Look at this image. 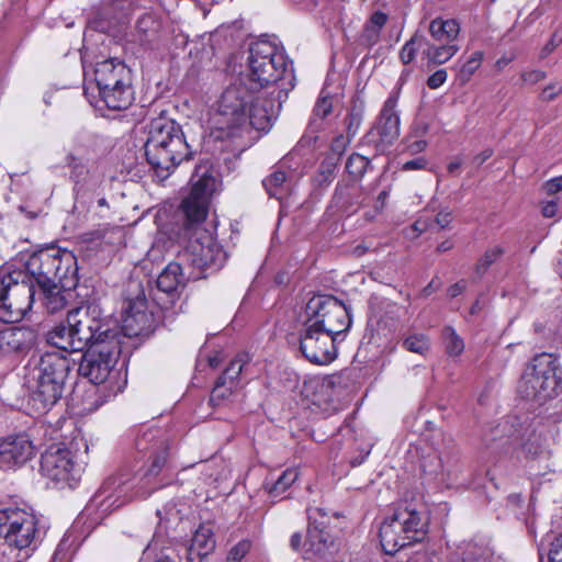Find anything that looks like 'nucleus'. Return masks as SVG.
Here are the masks:
<instances>
[{"instance_id":"nucleus-1","label":"nucleus","mask_w":562,"mask_h":562,"mask_svg":"<svg viewBox=\"0 0 562 562\" xmlns=\"http://www.w3.org/2000/svg\"><path fill=\"white\" fill-rule=\"evenodd\" d=\"M280 103L263 94H256L246 83L227 87L216 102L210 117V136L215 140L233 138L248 126L267 131L277 116Z\"/></svg>"},{"instance_id":"nucleus-2","label":"nucleus","mask_w":562,"mask_h":562,"mask_svg":"<svg viewBox=\"0 0 562 562\" xmlns=\"http://www.w3.org/2000/svg\"><path fill=\"white\" fill-rule=\"evenodd\" d=\"M75 366L67 355L56 351L43 353L29 369L25 383L30 402L38 412L50 409L63 396L66 380Z\"/></svg>"},{"instance_id":"nucleus-3","label":"nucleus","mask_w":562,"mask_h":562,"mask_svg":"<svg viewBox=\"0 0 562 562\" xmlns=\"http://www.w3.org/2000/svg\"><path fill=\"white\" fill-rule=\"evenodd\" d=\"M145 155L157 177L166 179L184 159L191 156L181 126L173 120L159 116L150 122Z\"/></svg>"},{"instance_id":"nucleus-4","label":"nucleus","mask_w":562,"mask_h":562,"mask_svg":"<svg viewBox=\"0 0 562 562\" xmlns=\"http://www.w3.org/2000/svg\"><path fill=\"white\" fill-rule=\"evenodd\" d=\"M25 273L36 281L40 288L61 284L65 289L75 288L78 282L77 260L69 250L46 249L30 256Z\"/></svg>"},{"instance_id":"nucleus-5","label":"nucleus","mask_w":562,"mask_h":562,"mask_svg":"<svg viewBox=\"0 0 562 562\" xmlns=\"http://www.w3.org/2000/svg\"><path fill=\"white\" fill-rule=\"evenodd\" d=\"M247 61L248 71L243 83H246V87L256 94L268 95L261 90L281 79L286 69L283 52L276 44L266 40L250 45Z\"/></svg>"},{"instance_id":"nucleus-6","label":"nucleus","mask_w":562,"mask_h":562,"mask_svg":"<svg viewBox=\"0 0 562 562\" xmlns=\"http://www.w3.org/2000/svg\"><path fill=\"white\" fill-rule=\"evenodd\" d=\"M34 286L24 270L0 269V318L4 323H15L31 310Z\"/></svg>"},{"instance_id":"nucleus-7","label":"nucleus","mask_w":562,"mask_h":562,"mask_svg":"<svg viewBox=\"0 0 562 562\" xmlns=\"http://www.w3.org/2000/svg\"><path fill=\"white\" fill-rule=\"evenodd\" d=\"M560 375L558 359L550 353H541L535 357L526 369L519 384V393L527 400L542 404L557 395Z\"/></svg>"},{"instance_id":"nucleus-8","label":"nucleus","mask_w":562,"mask_h":562,"mask_svg":"<svg viewBox=\"0 0 562 562\" xmlns=\"http://www.w3.org/2000/svg\"><path fill=\"white\" fill-rule=\"evenodd\" d=\"M305 322L331 336L346 331L351 319L347 306L331 295H315L305 306Z\"/></svg>"},{"instance_id":"nucleus-9","label":"nucleus","mask_w":562,"mask_h":562,"mask_svg":"<svg viewBox=\"0 0 562 562\" xmlns=\"http://www.w3.org/2000/svg\"><path fill=\"white\" fill-rule=\"evenodd\" d=\"M181 257L199 270L198 273H190L188 280H198L204 278L207 270L213 272L221 269L225 263L226 252L210 232L196 229Z\"/></svg>"},{"instance_id":"nucleus-10","label":"nucleus","mask_w":562,"mask_h":562,"mask_svg":"<svg viewBox=\"0 0 562 562\" xmlns=\"http://www.w3.org/2000/svg\"><path fill=\"white\" fill-rule=\"evenodd\" d=\"M307 537L304 542V558L334 560L339 552L340 543L328 529L329 516L319 507L307 508Z\"/></svg>"},{"instance_id":"nucleus-11","label":"nucleus","mask_w":562,"mask_h":562,"mask_svg":"<svg viewBox=\"0 0 562 562\" xmlns=\"http://www.w3.org/2000/svg\"><path fill=\"white\" fill-rule=\"evenodd\" d=\"M102 312L99 305L94 303H85L76 306L67 312L66 322L75 331L78 338V345H82V349L94 346L102 340H109L115 331L108 328L102 330Z\"/></svg>"},{"instance_id":"nucleus-12","label":"nucleus","mask_w":562,"mask_h":562,"mask_svg":"<svg viewBox=\"0 0 562 562\" xmlns=\"http://www.w3.org/2000/svg\"><path fill=\"white\" fill-rule=\"evenodd\" d=\"M0 535L21 553H29L27 550L40 535L37 518L33 513L18 507L2 508Z\"/></svg>"},{"instance_id":"nucleus-13","label":"nucleus","mask_w":562,"mask_h":562,"mask_svg":"<svg viewBox=\"0 0 562 562\" xmlns=\"http://www.w3.org/2000/svg\"><path fill=\"white\" fill-rule=\"evenodd\" d=\"M120 353L119 336L113 335L109 340L88 347L79 363L78 372L91 383L101 384L110 376Z\"/></svg>"},{"instance_id":"nucleus-14","label":"nucleus","mask_w":562,"mask_h":562,"mask_svg":"<svg viewBox=\"0 0 562 562\" xmlns=\"http://www.w3.org/2000/svg\"><path fill=\"white\" fill-rule=\"evenodd\" d=\"M191 193L182 202V210L191 224L204 221L207 214L209 198L215 191L216 179L209 162L195 167L191 176Z\"/></svg>"},{"instance_id":"nucleus-15","label":"nucleus","mask_w":562,"mask_h":562,"mask_svg":"<svg viewBox=\"0 0 562 562\" xmlns=\"http://www.w3.org/2000/svg\"><path fill=\"white\" fill-rule=\"evenodd\" d=\"M397 102L398 93L392 92L383 103L375 124L366 135L367 143L373 144L379 151L385 150L400 136Z\"/></svg>"},{"instance_id":"nucleus-16","label":"nucleus","mask_w":562,"mask_h":562,"mask_svg":"<svg viewBox=\"0 0 562 562\" xmlns=\"http://www.w3.org/2000/svg\"><path fill=\"white\" fill-rule=\"evenodd\" d=\"M336 337L303 322V328L300 335V349L303 356L312 363L328 364L335 360L337 350L335 346Z\"/></svg>"},{"instance_id":"nucleus-17","label":"nucleus","mask_w":562,"mask_h":562,"mask_svg":"<svg viewBox=\"0 0 562 562\" xmlns=\"http://www.w3.org/2000/svg\"><path fill=\"white\" fill-rule=\"evenodd\" d=\"M41 471L53 482L72 486V482L79 479L81 470L75 463L70 450L53 446L42 454Z\"/></svg>"},{"instance_id":"nucleus-18","label":"nucleus","mask_w":562,"mask_h":562,"mask_svg":"<svg viewBox=\"0 0 562 562\" xmlns=\"http://www.w3.org/2000/svg\"><path fill=\"white\" fill-rule=\"evenodd\" d=\"M135 446L139 452L149 454L151 463L148 472L150 475H157L166 465L169 456L166 434L161 429L148 428L137 436Z\"/></svg>"},{"instance_id":"nucleus-19","label":"nucleus","mask_w":562,"mask_h":562,"mask_svg":"<svg viewBox=\"0 0 562 562\" xmlns=\"http://www.w3.org/2000/svg\"><path fill=\"white\" fill-rule=\"evenodd\" d=\"M132 11V0H103L91 11L88 25L99 32H109L116 24L124 23Z\"/></svg>"},{"instance_id":"nucleus-20","label":"nucleus","mask_w":562,"mask_h":562,"mask_svg":"<svg viewBox=\"0 0 562 562\" xmlns=\"http://www.w3.org/2000/svg\"><path fill=\"white\" fill-rule=\"evenodd\" d=\"M35 447L25 434L10 435L0 442V467L13 469L33 458Z\"/></svg>"},{"instance_id":"nucleus-21","label":"nucleus","mask_w":562,"mask_h":562,"mask_svg":"<svg viewBox=\"0 0 562 562\" xmlns=\"http://www.w3.org/2000/svg\"><path fill=\"white\" fill-rule=\"evenodd\" d=\"M94 80L99 91L132 82L130 69L113 58L97 64Z\"/></svg>"},{"instance_id":"nucleus-22","label":"nucleus","mask_w":562,"mask_h":562,"mask_svg":"<svg viewBox=\"0 0 562 562\" xmlns=\"http://www.w3.org/2000/svg\"><path fill=\"white\" fill-rule=\"evenodd\" d=\"M34 341L32 330L0 325V359L26 351Z\"/></svg>"},{"instance_id":"nucleus-23","label":"nucleus","mask_w":562,"mask_h":562,"mask_svg":"<svg viewBox=\"0 0 562 562\" xmlns=\"http://www.w3.org/2000/svg\"><path fill=\"white\" fill-rule=\"evenodd\" d=\"M380 541L386 554H394L401 549L416 543L414 539L407 537V532L393 514L380 527Z\"/></svg>"},{"instance_id":"nucleus-24","label":"nucleus","mask_w":562,"mask_h":562,"mask_svg":"<svg viewBox=\"0 0 562 562\" xmlns=\"http://www.w3.org/2000/svg\"><path fill=\"white\" fill-rule=\"evenodd\" d=\"M401 522V527L407 532V537L419 542L425 538L427 531V518L416 507L406 505L398 506L392 513Z\"/></svg>"},{"instance_id":"nucleus-25","label":"nucleus","mask_w":562,"mask_h":562,"mask_svg":"<svg viewBox=\"0 0 562 562\" xmlns=\"http://www.w3.org/2000/svg\"><path fill=\"white\" fill-rule=\"evenodd\" d=\"M70 168V178L76 187L80 189L94 190L100 187L103 181L104 173L95 166H89L81 159L69 155L67 157Z\"/></svg>"},{"instance_id":"nucleus-26","label":"nucleus","mask_w":562,"mask_h":562,"mask_svg":"<svg viewBox=\"0 0 562 562\" xmlns=\"http://www.w3.org/2000/svg\"><path fill=\"white\" fill-rule=\"evenodd\" d=\"M134 480L125 479L123 475L111 477L105 481L102 486V493L105 494V502L109 503L108 507H120L125 502L138 495L134 492Z\"/></svg>"},{"instance_id":"nucleus-27","label":"nucleus","mask_w":562,"mask_h":562,"mask_svg":"<svg viewBox=\"0 0 562 562\" xmlns=\"http://www.w3.org/2000/svg\"><path fill=\"white\" fill-rule=\"evenodd\" d=\"M215 540L210 526L201 525L194 532L190 548L186 549L187 562H203L214 549Z\"/></svg>"},{"instance_id":"nucleus-28","label":"nucleus","mask_w":562,"mask_h":562,"mask_svg":"<svg viewBox=\"0 0 562 562\" xmlns=\"http://www.w3.org/2000/svg\"><path fill=\"white\" fill-rule=\"evenodd\" d=\"M46 340L50 346L59 349L57 352H74L82 351V345H78V338L75 336V331L70 326L65 323H60L54 326L46 335Z\"/></svg>"},{"instance_id":"nucleus-29","label":"nucleus","mask_w":562,"mask_h":562,"mask_svg":"<svg viewBox=\"0 0 562 562\" xmlns=\"http://www.w3.org/2000/svg\"><path fill=\"white\" fill-rule=\"evenodd\" d=\"M99 95L100 101H102L108 109L114 111L125 110L134 100L132 82L99 91Z\"/></svg>"},{"instance_id":"nucleus-30","label":"nucleus","mask_w":562,"mask_h":562,"mask_svg":"<svg viewBox=\"0 0 562 562\" xmlns=\"http://www.w3.org/2000/svg\"><path fill=\"white\" fill-rule=\"evenodd\" d=\"M44 294V304L48 313L55 314L65 308L72 299V289H65L61 284L41 288Z\"/></svg>"},{"instance_id":"nucleus-31","label":"nucleus","mask_w":562,"mask_h":562,"mask_svg":"<svg viewBox=\"0 0 562 562\" xmlns=\"http://www.w3.org/2000/svg\"><path fill=\"white\" fill-rule=\"evenodd\" d=\"M183 268L179 262H170L158 276L157 288L165 293L176 292L184 284Z\"/></svg>"},{"instance_id":"nucleus-32","label":"nucleus","mask_w":562,"mask_h":562,"mask_svg":"<svg viewBox=\"0 0 562 562\" xmlns=\"http://www.w3.org/2000/svg\"><path fill=\"white\" fill-rule=\"evenodd\" d=\"M459 550L462 562H503L488 547L473 541L464 542Z\"/></svg>"},{"instance_id":"nucleus-33","label":"nucleus","mask_w":562,"mask_h":562,"mask_svg":"<svg viewBox=\"0 0 562 562\" xmlns=\"http://www.w3.org/2000/svg\"><path fill=\"white\" fill-rule=\"evenodd\" d=\"M450 458L445 460L441 452L434 451L423 458L422 469L426 474L443 480L450 474Z\"/></svg>"},{"instance_id":"nucleus-34","label":"nucleus","mask_w":562,"mask_h":562,"mask_svg":"<svg viewBox=\"0 0 562 562\" xmlns=\"http://www.w3.org/2000/svg\"><path fill=\"white\" fill-rule=\"evenodd\" d=\"M429 32L434 40L450 43L457 38L460 26L456 20L435 19L430 22Z\"/></svg>"},{"instance_id":"nucleus-35","label":"nucleus","mask_w":562,"mask_h":562,"mask_svg":"<svg viewBox=\"0 0 562 562\" xmlns=\"http://www.w3.org/2000/svg\"><path fill=\"white\" fill-rule=\"evenodd\" d=\"M262 184L267 193L271 198L281 200L289 191V183L286 181L285 172L282 170H274L267 178L263 179Z\"/></svg>"},{"instance_id":"nucleus-36","label":"nucleus","mask_w":562,"mask_h":562,"mask_svg":"<svg viewBox=\"0 0 562 562\" xmlns=\"http://www.w3.org/2000/svg\"><path fill=\"white\" fill-rule=\"evenodd\" d=\"M458 50L459 47L454 44L434 46L427 42V45H425V48L423 50V55L427 58L429 63L445 64L446 61L451 59L457 54Z\"/></svg>"},{"instance_id":"nucleus-37","label":"nucleus","mask_w":562,"mask_h":562,"mask_svg":"<svg viewBox=\"0 0 562 562\" xmlns=\"http://www.w3.org/2000/svg\"><path fill=\"white\" fill-rule=\"evenodd\" d=\"M248 361L249 357L247 353L237 355V357L231 361L229 366L225 369L218 380L235 387L236 382Z\"/></svg>"},{"instance_id":"nucleus-38","label":"nucleus","mask_w":562,"mask_h":562,"mask_svg":"<svg viewBox=\"0 0 562 562\" xmlns=\"http://www.w3.org/2000/svg\"><path fill=\"white\" fill-rule=\"evenodd\" d=\"M149 316L143 311L128 313L123 319V327L128 336H137L147 328Z\"/></svg>"},{"instance_id":"nucleus-39","label":"nucleus","mask_w":562,"mask_h":562,"mask_svg":"<svg viewBox=\"0 0 562 562\" xmlns=\"http://www.w3.org/2000/svg\"><path fill=\"white\" fill-rule=\"evenodd\" d=\"M427 45V38L422 34H414L409 41H407L400 52V59L403 64H409L414 60L417 50L425 48Z\"/></svg>"},{"instance_id":"nucleus-40","label":"nucleus","mask_w":562,"mask_h":562,"mask_svg":"<svg viewBox=\"0 0 562 562\" xmlns=\"http://www.w3.org/2000/svg\"><path fill=\"white\" fill-rule=\"evenodd\" d=\"M483 52H474L459 68V80L461 83L470 81L473 74L480 68L483 60Z\"/></svg>"},{"instance_id":"nucleus-41","label":"nucleus","mask_w":562,"mask_h":562,"mask_svg":"<svg viewBox=\"0 0 562 562\" xmlns=\"http://www.w3.org/2000/svg\"><path fill=\"white\" fill-rule=\"evenodd\" d=\"M172 550L170 548H158L156 541L148 544L144 550L139 562H173L171 558Z\"/></svg>"},{"instance_id":"nucleus-42","label":"nucleus","mask_w":562,"mask_h":562,"mask_svg":"<svg viewBox=\"0 0 562 562\" xmlns=\"http://www.w3.org/2000/svg\"><path fill=\"white\" fill-rule=\"evenodd\" d=\"M402 346L405 350L418 355H425L429 350V339L424 334H411L404 338Z\"/></svg>"},{"instance_id":"nucleus-43","label":"nucleus","mask_w":562,"mask_h":562,"mask_svg":"<svg viewBox=\"0 0 562 562\" xmlns=\"http://www.w3.org/2000/svg\"><path fill=\"white\" fill-rule=\"evenodd\" d=\"M443 341L449 356H460L464 350L463 339L450 326L443 329Z\"/></svg>"},{"instance_id":"nucleus-44","label":"nucleus","mask_w":562,"mask_h":562,"mask_svg":"<svg viewBox=\"0 0 562 562\" xmlns=\"http://www.w3.org/2000/svg\"><path fill=\"white\" fill-rule=\"evenodd\" d=\"M297 479V472L294 469L285 470L274 484L269 488V494L272 497H279L284 493Z\"/></svg>"},{"instance_id":"nucleus-45","label":"nucleus","mask_w":562,"mask_h":562,"mask_svg":"<svg viewBox=\"0 0 562 562\" xmlns=\"http://www.w3.org/2000/svg\"><path fill=\"white\" fill-rule=\"evenodd\" d=\"M29 553H21L12 543L3 537L0 538V562H22Z\"/></svg>"},{"instance_id":"nucleus-46","label":"nucleus","mask_w":562,"mask_h":562,"mask_svg":"<svg viewBox=\"0 0 562 562\" xmlns=\"http://www.w3.org/2000/svg\"><path fill=\"white\" fill-rule=\"evenodd\" d=\"M363 120V106L360 105H352L350 109L347 117H346V132L349 137H353Z\"/></svg>"},{"instance_id":"nucleus-47","label":"nucleus","mask_w":562,"mask_h":562,"mask_svg":"<svg viewBox=\"0 0 562 562\" xmlns=\"http://www.w3.org/2000/svg\"><path fill=\"white\" fill-rule=\"evenodd\" d=\"M503 254V248L499 246L487 249L484 255L479 259L475 266V272L483 276L487 269L493 265Z\"/></svg>"},{"instance_id":"nucleus-48","label":"nucleus","mask_w":562,"mask_h":562,"mask_svg":"<svg viewBox=\"0 0 562 562\" xmlns=\"http://www.w3.org/2000/svg\"><path fill=\"white\" fill-rule=\"evenodd\" d=\"M369 164L370 161L366 157L359 154H352L347 160L346 170L353 178H360L366 172Z\"/></svg>"},{"instance_id":"nucleus-49","label":"nucleus","mask_w":562,"mask_h":562,"mask_svg":"<svg viewBox=\"0 0 562 562\" xmlns=\"http://www.w3.org/2000/svg\"><path fill=\"white\" fill-rule=\"evenodd\" d=\"M425 133H426L425 126L414 127L411 135L406 138V143H407L406 148L409 153L417 154V153L423 151L426 148V146H427L426 140L420 138Z\"/></svg>"},{"instance_id":"nucleus-50","label":"nucleus","mask_w":562,"mask_h":562,"mask_svg":"<svg viewBox=\"0 0 562 562\" xmlns=\"http://www.w3.org/2000/svg\"><path fill=\"white\" fill-rule=\"evenodd\" d=\"M333 110V101L328 95L323 93L318 98L311 119V124H316L317 120H324Z\"/></svg>"},{"instance_id":"nucleus-51","label":"nucleus","mask_w":562,"mask_h":562,"mask_svg":"<svg viewBox=\"0 0 562 562\" xmlns=\"http://www.w3.org/2000/svg\"><path fill=\"white\" fill-rule=\"evenodd\" d=\"M233 386L217 380L215 386L211 392V403L213 405H220V403L233 393Z\"/></svg>"},{"instance_id":"nucleus-52","label":"nucleus","mask_w":562,"mask_h":562,"mask_svg":"<svg viewBox=\"0 0 562 562\" xmlns=\"http://www.w3.org/2000/svg\"><path fill=\"white\" fill-rule=\"evenodd\" d=\"M250 542L248 540H241L235 544L227 554L226 562H240L250 550Z\"/></svg>"},{"instance_id":"nucleus-53","label":"nucleus","mask_w":562,"mask_h":562,"mask_svg":"<svg viewBox=\"0 0 562 562\" xmlns=\"http://www.w3.org/2000/svg\"><path fill=\"white\" fill-rule=\"evenodd\" d=\"M561 93H562V83H560L559 81H554V82L547 85L542 89L539 98L541 101L550 102V101H553L555 98H558Z\"/></svg>"},{"instance_id":"nucleus-54","label":"nucleus","mask_w":562,"mask_h":562,"mask_svg":"<svg viewBox=\"0 0 562 562\" xmlns=\"http://www.w3.org/2000/svg\"><path fill=\"white\" fill-rule=\"evenodd\" d=\"M352 137H349V135H338L334 138L330 149L333 154H335L338 158L345 153L347 146L350 143V139Z\"/></svg>"},{"instance_id":"nucleus-55","label":"nucleus","mask_w":562,"mask_h":562,"mask_svg":"<svg viewBox=\"0 0 562 562\" xmlns=\"http://www.w3.org/2000/svg\"><path fill=\"white\" fill-rule=\"evenodd\" d=\"M362 42L367 46H373L380 37V31L376 30L375 26H370L369 24L366 25L363 32H362Z\"/></svg>"},{"instance_id":"nucleus-56","label":"nucleus","mask_w":562,"mask_h":562,"mask_svg":"<svg viewBox=\"0 0 562 562\" xmlns=\"http://www.w3.org/2000/svg\"><path fill=\"white\" fill-rule=\"evenodd\" d=\"M542 190L548 195H554L562 191V175L546 181L542 186Z\"/></svg>"},{"instance_id":"nucleus-57","label":"nucleus","mask_w":562,"mask_h":562,"mask_svg":"<svg viewBox=\"0 0 562 562\" xmlns=\"http://www.w3.org/2000/svg\"><path fill=\"white\" fill-rule=\"evenodd\" d=\"M549 559L550 562H562V533L551 543Z\"/></svg>"},{"instance_id":"nucleus-58","label":"nucleus","mask_w":562,"mask_h":562,"mask_svg":"<svg viewBox=\"0 0 562 562\" xmlns=\"http://www.w3.org/2000/svg\"><path fill=\"white\" fill-rule=\"evenodd\" d=\"M546 77L547 74L540 69H533L521 74V79L524 80V82L529 85H536L539 81L543 80Z\"/></svg>"},{"instance_id":"nucleus-59","label":"nucleus","mask_w":562,"mask_h":562,"mask_svg":"<svg viewBox=\"0 0 562 562\" xmlns=\"http://www.w3.org/2000/svg\"><path fill=\"white\" fill-rule=\"evenodd\" d=\"M447 80V71L439 69L435 71L427 80V85L430 89H437L445 83Z\"/></svg>"},{"instance_id":"nucleus-60","label":"nucleus","mask_w":562,"mask_h":562,"mask_svg":"<svg viewBox=\"0 0 562 562\" xmlns=\"http://www.w3.org/2000/svg\"><path fill=\"white\" fill-rule=\"evenodd\" d=\"M451 220L452 213L448 210H442L436 215L435 222L441 229H445L449 226Z\"/></svg>"},{"instance_id":"nucleus-61","label":"nucleus","mask_w":562,"mask_h":562,"mask_svg":"<svg viewBox=\"0 0 562 562\" xmlns=\"http://www.w3.org/2000/svg\"><path fill=\"white\" fill-rule=\"evenodd\" d=\"M387 21V15L381 11L374 12L368 23L370 26H375L376 30L381 31V29L385 25Z\"/></svg>"},{"instance_id":"nucleus-62","label":"nucleus","mask_w":562,"mask_h":562,"mask_svg":"<svg viewBox=\"0 0 562 562\" xmlns=\"http://www.w3.org/2000/svg\"><path fill=\"white\" fill-rule=\"evenodd\" d=\"M561 42L562 38L558 37L557 34H553L550 42L542 48L540 53V58L548 57Z\"/></svg>"},{"instance_id":"nucleus-63","label":"nucleus","mask_w":562,"mask_h":562,"mask_svg":"<svg viewBox=\"0 0 562 562\" xmlns=\"http://www.w3.org/2000/svg\"><path fill=\"white\" fill-rule=\"evenodd\" d=\"M290 547L295 552H301L304 555V543L302 541V533L294 532L290 538Z\"/></svg>"},{"instance_id":"nucleus-64","label":"nucleus","mask_w":562,"mask_h":562,"mask_svg":"<svg viewBox=\"0 0 562 562\" xmlns=\"http://www.w3.org/2000/svg\"><path fill=\"white\" fill-rule=\"evenodd\" d=\"M558 212V202L554 200L547 201L542 204L541 213L544 217H553Z\"/></svg>"}]
</instances>
